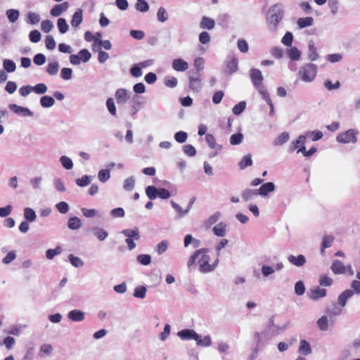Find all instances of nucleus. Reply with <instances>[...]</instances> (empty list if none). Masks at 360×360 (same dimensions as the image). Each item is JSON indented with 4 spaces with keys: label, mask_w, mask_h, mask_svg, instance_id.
<instances>
[{
    "label": "nucleus",
    "mask_w": 360,
    "mask_h": 360,
    "mask_svg": "<svg viewBox=\"0 0 360 360\" xmlns=\"http://www.w3.org/2000/svg\"><path fill=\"white\" fill-rule=\"evenodd\" d=\"M332 324L327 316H321L316 321V326L320 330L327 331Z\"/></svg>",
    "instance_id": "nucleus-19"
},
{
    "label": "nucleus",
    "mask_w": 360,
    "mask_h": 360,
    "mask_svg": "<svg viewBox=\"0 0 360 360\" xmlns=\"http://www.w3.org/2000/svg\"><path fill=\"white\" fill-rule=\"evenodd\" d=\"M334 241V237L333 236H325L323 238V241L321 243V252H324V249L330 248L333 243Z\"/></svg>",
    "instance_id": "nucleus-41"
},
{
    "label": "nucleus",
    "mask_w": 360,
    "mask_h": 360,
    "mask_svg": "<svg viewBox=\"0 0 360 360\" xmlns=\"http://www.w3.org/2000/svg\"><path fill=\"white\" fill-rule=\"evenodd\" d=\"M298 352L304 356H307L311 354L312 349L310 344L305 340H301L300 341V345L298 348Z\"/></svg>",
    "instance_id": "nucleus-21"
},
{
    "label": "nucleus",
    "mask_w": 360,
    "mask_h": 360,
    "mask_svg": "<svg viewBox=\"0 0 360 360\" xmlns=\"http://www.w3.org/2000/svg\"><path fill=\"white\" fill-rule=\"evenodd\" d=\"M197 345L202 347H208L212 345V338L207 335L204 337L198 334V338L195 340Z\"/></svg>",
    "instance_id": "nucleus-27"
},
{
    "label": "nucleus",
    "mask_w": 360,
    "mask_h": 360,
    "mask_svg": "<svg viewBox=\"0 0 360 360\" xmlns=\"http://www.w3.org/2000/svg\"><path fill=\"white\" fill-rule=\"evenodd\" d=\"M68 8V3L64 2L60 4H57L51 10V15L54 17L60 15L63 12L66 11Z\"/></svg>",
    "instance_id": "nucleus-24"
},
{
    "label": "nucleus",
    "mask_w": 360,
    "mask_h": 360,
    "mask_svg": "<svg viewBox=\"0 0 360 360\" xmlns=\"http://www.w3.org/2000/svg\"><path fill=\"white\" fill-rule=\"evenodd\" d=\"M354 295V292L352 290H346L343 292H342L338 298V304L344 307L346 305L347 301Z\"/></svg>",
    "instance_id": "nucleus-26"
},
{
    "label": "nucleus",
    "mask_w": 360,
    "mask_h": 360,
    "mask_svg": "<svg viewBox=\"0 0 360 360\" xmlns=\"http://www.w3.org/2000/svg\"><path fill=\"white\" fill-rule=\"evenodd\" d=\"M53 184L56 191L59 192H65L66 191L64 182L60 178H55Z\"/></svg>",
    "instance_id": "nucleus-59"
},
{
    "label": "nucleus",
    "mask_w": 360,
    "mask_h": 360,
    "mask_svg": "<svg viewBox=\"0 0 360 360\" xmlns=\"http://www.w3.org/2000/svg\"><path fill=\"white\" fill-rule=\"evenodd\" d=\"M251 80L255 87L262 85L263 77L262 72L258 69H252L250 71Z\"/></svg>",
    "instance_id": "nucleus-15"
},
{
    "label": "nucleus",
    "mask_w": 360,
    "mask_h": 360,
    "mask_svg": "<svg viewBox=\"0 0 360 360\" xmlns=\"http://www.w3.org/2000/svg\"><path fill=\"white\" fill-rule=\"evenodd\" d=\"M326 295V290L323 288H321L319 287H314L310 290V293L309 294V297L314 300L316 301L321 298L324 297Z\"/></svg>",
    "instance_id": "nucleus-14"
},
{
    "label": "nucleus",
    "mask_w": 360,
    "mask_h": 360,
    "mask_svg": "<svg viewBox=\"0 0 360 360\" xmlns=\"http://www.w3.org/2000/svg\"><path fill=\"white\" fill-rule=\"evenodd\" d=\"M238 59L232 58L230 61L227 63L226 68L230 73H234L238 70Z\"/></svg>",
    "instance_id": "nucleus-50"
},
{
    "label": "nucleus",
    "mask_w": 360,
    "mask_h": 360,
    "mask_svg": "<svg viewBox=\"0 0 360 360\" xmlns=\"http://www.w3.org/2000/svg\"><path fill=\"white\" fill-rule=\"evenodd\" d=\"M55 103L53 98L49 96H43L40 98V104L43 108H48L52 107Z\"/></svg>",
    "instance_id": "nucleus-35"
},
{
    "label": "nucleus",
    "mask_w": 360,
    "mask_h": 360,
    "mask_svg": "<svg viewBox=\"0 0 360 360\" xmlns=\"http://www.w3.org/2000/svg\"><path fill=\"white\" fill-rule=\"evenodd\" d=\"M158 191L154 186H148L146 188V194L150 200H155L158 196Z\"/></svg>",
    "instance_id": "nucleus-38"
},
{
    "label": "nucleus",
    "mask_w": 360,
    "mask_h": 360,
    "mask_svg": "<svg viewBox=\"0 0 360 360\" xmlns=\"http://www.w3.org/2000/svg\"><path fill=\"white\" fill-rule=\"evenodd\" d=\"M246 107V103L245 101H241L239 103L234 105V107L232 109V112L236 115H240Z\"/></svg>",
    "instance_id": "nucleus-63"
},
{
    "label": "nucleus",
    "mask_w": 360,
    "mask_h": 360,
    "mask_svg": "<svg viewBox=\"0 0 360 360\" xmlns=\"http://www.w3.org/2000/svg\"><path fill=\"white\" fill-rule=\"evenodd\" d=\"M147 289L145 286H138L134 289V296L136 298L143 299L146 297Z\"/></svg>",
    "instance_id": "nucleus-54"
},
{
    "label": "nucleus",
    "mask_w": 360,
    "mask_h": 360,
    "mask_svg": "<svg viewBox=\"0 0 360 360\" xmlns=\"http://www.w3.org/2000/svg\"><path fill=\"white\" fill-rule=\"evenodd\" d=\"M40 21V16L34 12H28L27 14L26 22L31 25H36Z\"/></svg>",
    "instance_id": "nucleus-40"
},
{
    "label": "nucleus",
    "mask_w": 360,
    "mask_h": 360,
    "mask_svg": "<svg viewBox=\"0 0 360 360\" xmlns=\"http://www.w3.org/2000/svg\"><path fill=\"white\" fill-rule=\"evenodd\" d=\"M305 136L311 138L313 141H316L323 137V133L321 131H309L305 133Z\"/></svg>",
    "instance_id": "nucleus-60"
},
{
    "label": "nucleus",
    "mask_w": 360,
    "mask_h": 360,
    "mask_svg": "<svg viewBox=\"0 0 360 360\" xmlns=\"http://www.w3.org/2000/svg\"><path fill=\"white\" fill-rule=\"evenodd\" d=\"M121 233L126 236L127 238H134V240H139L140 238L139 229L137 228L133 229H124L121 231Z\"/></svg>",
    "instance_id": "nucleus-29"
},
{
    "label": "nucleus",
    "mask_w": 360,
    "mask_h": 360,
    "mask_svg": "<svg viewBox=\"0 0 360 360\" xmlns=\"http://www.w3.org/2000/svg\"><path fill=\"white\" fill-rule=\"evenodd\" d=\"M8 108L13 113L20 117H32L34 116V112L27 107H23L12 103L8 105Z\"/></svg>",
    "instance_id": "nucleus-7"
},
{
    "label": "nucleus",
    "mask_w": 360,
    "mask_h": 360,
    "mask_svg": "<svg viewBox=\"0 0 360 360\" xmlns=\"http://www.w3.org/2000/svg\"><path fill=\"white\" fill-rule=\"evenodd\" d=\"M94 236L100 240H105L108 236V232L102 228L94 227L93 229Z\"/></svg>",
    "instance_id": "nucleus-34"
},
{
    "label": "nucleus",
    "mask_w": 360,
    "mask_h": 360,
    "mask_svg": "<svg viewBox=\"0 0 360 360\" xmlns=\"http://www.w3.org/2000/svg\"><path fill=\"white\" fill-rule=\"evenodd\" d=\"M172 207L177 212L178 217L181 218L188 213V210H183L182 207L174 201L170 202Z\"/></svg>",
    "instance_id": "nucleus-56"
},
{
    "label": "nucleus",
    "mask_w": 360,
    "mask_h": 360,
    "mask_svg": "<svg viewBox=\"0 0 360 360\" xmlns=\"http://www.w3.org/2000/svg\"><path fill=\"white\" fill-rule=\"evenodd\" d=\"M59 63L57 61L49 62L46 66V72L51 76L56 75L59 70Z\"/></svg>",
    "instance_id": "nucleus-31"
},
{
    "label": "nucleus",
    "mask_w": 360,
    "mask_h": 360,
    "mask_svg": "<svg viewBox=\"0 0 360 360\" xmlns=\"http://www.w3.org/2000/svg\"><path fill=\"white\" fill-rule=\"evenodd\" d=\"M318 67L314 63H306L302 65L298 71L300 79L305 82L309 83L314 80L316 77Z\"/></svg>",
    "instance_id": "nucleus-4"
},
{
    "label": "nucleus",
    "mask_w": 360,
    "mask_h": 360,
    "mask_svg": "<svg viewBox=\"0 0 360 360\" xmlns=\"http://www.w3.org/2000/svg\"><path fill=\"white\" fill-rule=\"evenodd\" d=\"M328 7L333 15H336L340 9L339 0H328Z\"/></svg>",
    "instance_id": "nucleus-44"
},
{
    "label": "nucleus",
    "mask_w": 360,
    "mask_h": 360,
    "mask_svg": "<svg viewBox=\"0 0 360 360\" xmlns=\"http://www.w3.org/2000/svg\"><path fill=\"white\" fill-rule=\"evenodd\" d=\"M284 16V7L283 5L278 3L271 6L266 14V24L268 30L271 32H276L277 31L280 22L283 20Z\"/></svg>",
    "instance_id": "nucleus-3"
},
{
    "label": "nucleus",
    "mask_w": 360,
    "mask_h": 360,
    "mask_svg": "<svg viewBox=\"0 0 360 360\" xmlns=\"http://www.w3.org/2000/svg\"><path fill=\"white\" fill-rule=\"evenodd\" d=\"M172 68L179 72H184L188 68V63L181 58L174 59L172 64Z\"/></svg>",
    "instance_id": "nucleus-18"
},
{
    "label": "nucleus",
    "mask_w": 360,
    "mask_h": 360,
    "mask_svg": "<svg viewBox=\"0 0 360 360\" xmlns=\"http://www.w3.org/2000/svg\"><path fill=\"white\" fill-rule=\"evenodd\" d=\"M57 25L58 30L61 34H65L69 28L67 21L65 18H60L58 19Z\"/></svg>",
    "instance_id": "nucleus-49"
},
{
    "label": "nucleus",
    "mask_w": 360,
    "mask_h": 360,
    "mask_svg": "<svg viewBox=\"0 0 360 360\" xmlns=\"http://www.w3.org/2000/svg\"><path fill=\"white\" fill-rule=\"evenodd\" d=\"M314 20L312 17L300 18L297 21V25L300 29L311 27L313 25Z\"/></svg>",
    "instance_id": "nucleus-28"
},
{
    "label": "nucleus",
    "mask_w": 360,
    "mask_h": 360,
    "mask_svg": "<svg viewBox=\"0 0 360 360\" xmlns=\"http://www.w3.org/2000/svg\"><path fill=\"white\" fill-rule=\"evenodd\" d=\"M189 88L194 92H199L202 86V80L199 75H190L188 77Z\"/></svg>",
    "instance_id": "nucleus-11"
},
{
    "label": "nucleus",
    "mask_w": 360,
    "mask_h": 360,
    "mask_svg": "<svg viewBox=\"0 0 360 360\" xmlns=\"http://www.w3.org/2000/svg\"><path fill=\"white\" fill-rule=\"evenodd\" d=\"M134 185H135V179L133 176H130L124 181L123 188L125 191H130L134 189Z\"/></svg>",
    "instance_id": "nucleus-52"
},
{
    "label": "nucleus",
    "mask_w": 360,
    "mask_h": 360,
    "mask_svg": "<svg viewBox=\"0 0 360 360\" xmlns=\"http://www.w3.org/2000/svg\"><path fill=\"white\" fill-rule=\"evenodd\" d=\"M3 66L6 71L8 72H13L16 69L15 63L9 59H4L3 61Z\"/></svg>",
    "instance_id": "nucleus-46"
},
{
    "label": "nucleus",
    "mask_w": 360,
    "mask_h": 360,
    "mask_svg": "<svg viewBox=\"0 0 360 360\" xmlns=\"http://www.w3.org/2000/svg\"><path fill=\"white\" fill-rule=\"evenodd\" d=\"M53 346L50 344H43L39 347V355L41 357H44L45 356L50 355L53 352Z\"/></svg>",
    "instance_id": "nucleus-33"
},
{
    "label": "nucleus",
    "mask_w": 360,
    "mask_h": 360,
    "mask_svg": "<svg viewBox=\"0 0 360 360\" xmlns=\"http://www.w3.org/2000/svg\"><path fill=\"white\" fill-rule=\"evenodd\" d=\"M68 226L71 230H77L82 226V221L77 217H70L68 221Z\"/></svg>",
    "instance_id": "nucleus-32"
},
{
    "label": "nucleus",
    "mask_w": 360,
    "mask_h": 360,
    "mask_svg": "<svg viewBox=\"0 0 360 360\" xmlns=\"http://www.w3.org/2000/svg\"><path fill=\"white\" fill-rule=\"evenodd\" d=\"M83 20V12L81 8H78L72 15L70 24L72 27L77 28Z\"/></svg>",
    "instance_id": "nucleus-22"
},
{
    "label": "nucleus",
    "mask_w": 360,
    "mask_h": 360,
    "mask_svg": "<svg viewBox=\"0 0 360 360\" xmlns=\"http://www.w3.org/2000/svg\"><path fill=\"white\" fill-rule=\"evenodd\" d=\"M68 318L72 321L81 322L85 319V314L79 309H73L68 312Z\"/></svg>",
    "instance_id": "nucleus-16"
},
{
    "label": "nucleus",
    "mask_w": 360,
    "mask_h": 360,
    "mask_svg": "<svg viewBox=\"0 0 360 360\" xmlns=\"http://www.w3.org/2000/svg\"><path fill=\"white\" fill-rule=\"evenodd\" d=\"M290 139V134L288 132L283 131L273 141V145L274 146H281L287 143Z\"/></svg>",
    "instance_id": "nucleus-23"
},
{
    "label": "nucleus",
    "mask_w": 360,
    "mask_h": 360,
    "mask_svg": "<svg viewBox=\"0 0 360 360\" xmlns=\"http://www.w3.org/2000/svg\"><path fill=\"white\" fill-rule=\"evenodd\" d=\"M212 231L215 236L224 237L226 234V224L224 222H219L213 227Z\"/></svg>",
    "instance_id": "nucleus-25"
},
{
    "label": "nucleus",
    "mask_w": 360,
    "mask_h": 360,
    "mask_svg": "<svg viewBox=\"0 0 360 360\" xmlns=\"http://www.w3.org/2000/svg\"><path fill=\"white\" fill-rule=\"evenodd\" d=\"M24 217L27 221H34L36 219L35 212L32 208L27 207L24 210Z\"/></svg>",
    "instance_id": "nucleus-58"
},
{
    "label": "nucleus",
    "mask_w": 360,
    "mask_h": 360,
    "mask_svg": "<svg viewBox=\"0 0 360 360\" xmlns=\"http://www.w3.org/2000/svg\"><path fill=\"white\" fill-rule=\"evenodd\" d=\"M59 160L64 169L67 170H70L72 169L73 162L69 157L66 155H62L60 156Z\"/></svg>",
    "instance_id": "nucleus-36"
},
{
    "label": "nucleus",
    "mask_w": 360,
    "mask_h": 360,
    "mask_svg": "<svg viewBox=\"0 0 360 360\" xmlns=\"http://www.w3.org/2000/svg\"><path fill=\"white\" fill-rule=\"evenodd\" d=\"M261 271L263 276L267 278L275 273V269L272 266L264 264L262 266Z\"/></svg>",
    "instance_id": "nucleus-53"
},
{
    "label": "nucleus",
    "mask_w": 360,
    "mask_h": 360,
    "mask_svg": "<svg viewBox=\"0 0 360 360\" xmlns=\"http://www.w3.org/2000/svg\"><path fill=\"white\" fill-rule=\"evenodd\" d=\"M167 248H168L167 240H162L156 245L155 251L158 255H160L163 254L165 252H166V250H167Z\"/></svg>",
    "instance_id": "nucleus-64"
},
{
    "label": "nucleus",
    "mask_w": 360,
    "mask_h": 360,
    "mask_svg": "<svg viewBox=\"0 0 360 360\" xmlns=\"http://www.w3.org/2000/svg\"><path fill=\"white\" fill-rule=\"evenodd\" d=\"M219 264V259H212L209 255V249L201 248L193 252L189 257L187 266L190 271L197 265L199 271L202 274L213 271Z\"/></svg>",
    "instance_id": "nucleus-1"
},
{
    "label": "nucleus",
    "mask_w": 360,
    "mask_h": 360,
    "mask_svg": "<svg viewBox=\"0 0 360 360\" xmlns=\"http://www.w3.org/2000/svg\"><path fill=\"white\" fill-rule=\"evenodd\" d=\"M330 269L335 274H347L348 276H352L354 274L350 265L345 266L338 259L333 261Z\"/></svg>",
    "instance_id": "nucleus-5"
},
{
    "label": "nucleus",
    "mask_w": 360,
    "mask_h": 360,
    "mask_svg": "<svg viewBox=\"0 0 360 360\" xmlns=\"http://www.w3.org/2000/svg\"><path fill=\"white\" fill-rule=\"evenodd\" d=\"M81 211L83 215L87 218H93L96 216L100 217L98 214V211L96 209H87V208H82Z\"/></svg>",
    "instance_id": "nucleus-51"
},
{
    "label": "nucleus",
    "mask_w": 360,
    "mask_h": 360,
    "mask_svg": "<svg viewBox=\"0 0 360 360\" xmlns=\"http://www.w3.org/2000/svg\"><path fill=\"white\" fill-rule=\"evenodd\" d=\"M205 141H206L207 143L208 144L209 147L215 150L214 152L210 153V155H209L210 158L215 157L219 153V152L222 149V146L220 144H218L216 142L215 138L211 134H206Z\"/></svg>",
    "instance_id": "nucleus-8"
},
{
    "label": "nucleus",
    "mask_w": 360,
    "mask_h": 360,
    "mask_svg": "<svg viewBox=\"0 0 360 360\" xmlns=\"http://www.w3.org/2000/svg\"><path fill=\"white\" fill-rule=\"evenodd\" d=\"M62 250L60 246H57L55 249H49L46 252V257L48 259H53L55 256L60 255Z\"/></svg>",
    "instance_id": "nucleus-45"
},
{
    "label": "nucleus",
    "mask_w": 360,
    "mask_h": 360,
    "mask_svg": "<svg viewBox=\"0 0 360 360\" xmlns=\"http://www.w3.org/2000/svg\"><path fill=\"white\" fill-rule=\"evenodd\" d=\"M131 94L129 91L120 88L116 90L115 97L118 104L123 105L130 98Z\"/></svg>",
    "instance_id": "nucleus-10"
},
{
    "label": "nucleus",
    "mask_w": 360,
    "mask_h": 360,
    "mask_svg": "<svg viewBox=\"0 0 360 360\" xmlns=\"http://www.w3.org/2000/svg\"><path fill=\"white\" fill-rule=\"evenodd\" d=\"M288 55L292 60H299L301 58V52L296 47H291L288 50Z\"/></svg>",
    "instance_id": "nucleus-42"
},
{
    "label": "nucleus",
    "mask_w": 360,
    "mask_h": 360,
    "mask_svg": "<svg viewBox=\"0 0 360 360\" xmlns=\"http://www.w3.org/2000/svg\"><path fill=\"white\" fill-rule=\"evenodd\" d=\"M288 260L290 264L297 267L304 266L307 262L306 258L303 255H299L297 256H294L292 255H289Z\"/></svg>",
    "instance_id": "nucleus-17"
},
{
    "label": "nucleus",
    "mask_w": 360,
    "mask_h": 360,
    "mask_svg": "<svg viewBox=\"0 0 360 360\" xmlns=\"http://www.w3.org/2000/svg\"><path fill=\"white\" fill-rule=\"evenodd\" d=\"M6 16L10 22L14 23L19 18L20 12L16 9H8L6 11Z\"/></svg>",
    "instance_id": "nucleus-37"
},
{
    "label": "nucleus",
    "mask_w": 360,
    "mask_h": 360,
    "mask_svg": "<svg viewBox=\"0 0 360 360\" xmlns=\"http://www.w3.org/2000/svg\"><path fill=\"white\" fill-rule=\"evenodd\" d=\"M275 191V185L272 182H266L263 184L259 189H257V193L258 195L262 197H266L269 193H272Z\"/></svg>",
    "instance_id": "nucleus-13"
},
{
    "label": "nucleus",
    "mask_w": 360,
    "mask_h": 360,
    "mask_svg": "<svg viewBox=\"0 0 360 360\" xmlns=\"http://www.w3.org/2000/svg\"><path fill=\"white\" fill-rule=\"evenodd\" d=\"M258 195V193H257V190L250 189L247 188L244 190L242 193L241 196L243 200L248 201L253 198V197Z\"/></svg>",
    "instance_id": "nucleus-39"
},
{
    "label": "nucleus",
    "mask_w": 360,
    "mask_h": 360,
    "mask_svg": "<svg viewBox=\"0 0 360 360\" xmlns=\"http://www.w3.org/2000/svg\"><path fill=\"white\" fill-rule=\"evenodd\" d=\"M69 260L71 264L75 267H82L84 265V262L79 257L74 256L73 255H69Z\"/></svg>",
    "instance_id": "nucleus-62"
},
{
    "label": "nucleus",
    "mask_w": 360,
    "mask_h": 360,
    "mask_svg": "<svg viewBox=\"0 0 360 360\" xmlns=\"http://www.w3.org/2000/svg\"><path fill=\"white\" fill-rule=\"evenodd\" d=\"M214 20L206 16L202 18L200 23V26L202 29L212 30L214 27Z\"/></svg>",
    "instance_id": "nucleus-30"
},
{
    "label": "nucleus",
    "mask_w": 360,
    "mask_h": 360,
    "mask_svg": "<svg viewBox=\"0 0 360 360\" xmlns=\"http://www.w3.org/2000/svg\"><path fill=\"white\" fill-rule=\"evenodd\" d=\"M110 178L109 169H103L98 172V179L102 183H105Z\"/></svg>",
    "instance_id": "nucleus-48"
},
{
    "label": "nucleus",
    "mask_w": 360,
    "mask_h": 360,
    "mask_svg": "<svg viewBox=\"0 0 360 360\" xmlns=\"http://www.w3.org/2000/svg\"><path fill=\"white\" fill-rule=\"evenodd\" d=\"M343 58V56L340 53L328 54L326 56V60L331 63H335L341 61Z\"/></svg>",
    "instance_id": "nucleus-57"
},
{
    "label": "nucleus",
    "mask_w": 360,
    "mask_h": 360,
    "mask_svg": "<svg viewBox=\"0 0 360 360\" xmlns=\"http://www.w3.org/2000/svg\"><path fill=\"white\" fill-rule=\"evenodd\" d=\"M177 335L182 340H195L198 338V333L192 329H184L177 333Z\"/></svg>",
    "instance_id": "nucleus-12"
},
{
    "label": "nucleus",
    "mask_w": 360,
    "mask_h": 360,
    "mask_svg": "<svg viewBox=\"0 0 360 360\" xmlns=\"http://www.w3.org/2000/svg\"><path fill=\"white\" fill-rule=\"evenodd\" d=\"M281 330V328L274 324V319L271 318L269 321L266 330L263 332H255L254 334V338L256 342V352H258L264 347L271 338L278 334Z\"/></svg>",
    "instance_id": "nucleus-2"
},
{
    "label": "nucleus",
    "mask_w": 360,
    "mask_h": 360,
    "mask_svg": "<svg viewBox=\"0 0 360 360\" xmlns=\"http://www.w3.org/2000/svg\"><path fill=\"white\" fill-rule=\"evenodd\" d=\"M357 132L354 129H349L343 133L340 134L336 137V140L342 143H355L357 141Z\"/></svg>",
    "instance_id": "nucleus-6"
},
{
    "label": "nucleus",
    "mask_w": 360,
    "mask_h": 360,
    "mask_svg": "<svg viewBox=\"0 0 360 360\" xmlns=\"http://www.w3.org/2000/svg\"><path fill=\"white\" fill-rule=\"evenodd\" d=\"M230 349V345L225 341H219L217 343V350L220 354H227Z\"/></svg>",
    "instance_id": "nucleus-47"
},
{
    "label": "nucleus",
    "mask_w": 360,
    "mask_h": 360,
    "mask_svg": "<svg viewBox=\"0 0 360 360\" xmlns=\"http://www.w3.org/2000/svg\"><path fill=\"white\" fill-rule=\"evenodd\" d=\"M308 59L311 61L316 60L319 56L317 53L316 48L315 46L314 42L313 40H310L308 43Z\"/></svg>",
    "instance_id": "nucleus-20"
},
{
    "label": "nucleus",
    "mask_w": 360,
    "mask_h": 360,
    "mask_svg": "<svg viewBox=\"0 0 360 360\" xmlns=\"http://www.w3.org/2000/svg\"><path fill=\"white\" fill-rule=\"evenodd\" d=\"M307 139V136L304 134L300 135L298 136L297 139L291 142L289 150L290 151H293L297 149V153H300L301 151H305V142Z\"/></svg>",
    "instance_id": "nucleus-9"
},
{
    "label": "nucleus",
    "mask_w": 360,
    "mask_h": 360,
    "mask_svg": "<svg viewBox=\"0 0 360 360\" xmlns=\"http://www.w3.org/2000/svg\"><path fill=\"white\" fill-rule=\"evenodd\" d=\"M91 176L88 175H84L82 177L76 179V184L80 187H84L89 185L91 182Z\"/></svg>",
    "instance_id": "nucleus-61"
},
{
    "label": "nucleus",
    "mask_w": 360,
    "mask_h": 360,
    "mask_svg": "<svg viewBox=\"0 0 360 360\" xmlns=\"http://www.w3.org/2000/svg\"><path fill=\"white\" fill-rule=\"evenodd\" d=\"M136 3L135 4V8L137 11L145 13L149 10L148 4L146 1V0H136Z\"/></svg>",
    "instance_id": "nucleus-43"
},
{
    "label": "nucleus",
    "mask_w": 360,
    "mask_h": 360,
    "mask_svg": "<svg viewBox=\"0 0 360 360\" xmlns=\"http://www.w3.org/2000/svg\"><path fill=\"white\" fill-rule=\"evenodd\" d=\"M106 107L108 108V112L112 116H115L117 111L116 107L115 104V101L112 98H108L106 101Z\"/></svg>",
    "instance_id": "nucleus-55"
}]
</instances>
